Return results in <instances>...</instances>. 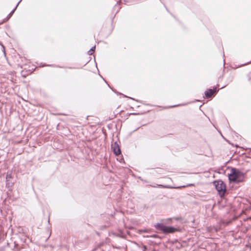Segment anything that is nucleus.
<instances>
[{
    "instance_id": "nucleus-1",
    "label": "nucleus",
    "mask_w": 251,
    "mask_h": 251,
    "mask_svg": "<svg viewBox=\"0 0 251 251\" xmlns=\"http://www.w3.org/2000/svg\"><path fill=\"white\" fill-rule=\"evenodd\" d=\"M228 177L230 182L238 183L243 181L244 175L243 173L239 170L232 168L230 173L228 175Z\"/></svg>"
},
{
    "instance_id": "nucleus-2",
    "label": "nucleus",
    "mask_w": 251,
    "mask_h": 251,
    "mask_svg": "<svg viewBox=\"0 0 251 251\" xmlns=\"http://www.w3.org/2000/svg\"><path fill=\"white\" fill-rule=\"evenodd\" d=\"M213 184L220 197L223 196L226 188V184L222 180H215L213 181Z\"/></svg>"
},
{
    "instance_id": "nucleus-3",
    "label": "nucleus",
    "mask_w": 251,
    "mask_h": 251,
    "mask_svg": "<svg viewBox=\"0 0 251 251\" xmlns=\"http://www.w3.org/2000/svg\"><path fill=\"white\" fill-rule=\"evenodd\" d=\"M16 59L17 65L21 68H23L24 66L26 65L29 63L28 59L25 57L21 56L19 54L16 56Z\"/></svg>"
},
{
    "instance_id": "nucleus-4",
    "label": "nucleus",
    "mask_w": 251,
    "mask_h": 251,
    "mask_svg": "<svg viewBox=\"0 0 251 251\" xmlns=\"http://www.w3.org/2000/svg\"><path fill=\"white\" fill-rule=\"evenodd\" d=\"M217 92L218 90L216 89V88L208 89L205 91L204 95L205 97L208 99L211 98L213 95H215Z\"/></svg>"
},
{
    "instance_id": "nucleus-5",
    "label": "nucleus",
    "mask_w": 251,
    "mask_h": 251,
    "mask_svg": "<svg viewBox=\"0 0 251 251\" xmlns=\"http://www.w3.org/2000/svg\"><path fill=\"white\" fill-rule=\"evenodd\" d=\"M112 148L114 153L116 155H119L121 153V151L120 149V146L117 142H114L112 145Z\"/></svg>"
},
{
    "instance_id": "nucleus-6",
    "label": "nucleus",
    "mask_w": 251,
    "mask_h": 251,
    "mask_svg": "<svg viewBox=\"0 0 251 251\" xmlns=\"http://www.w3.org/2000/svg\"><path fill=\"white\" fill-rule=\"evenodd\" d=\"M164 231L163 233H174L177 231L176 228L175 227H174L173 226H165Z\"/></svg>"
},
{
    "instance_id": "nucleus-7",
    "label": "nucleus",
    "mask_w": 251,
    "mask_h": 251,
    "mask_svg": "<svg viewBox=\"0 0 251 251\" xmlns=\"http://www.w3.org/2000/svg\"><path fill=\"white\" fill-rule=\"evenodd\" d=\"M165 226H166L162 224H160V223H157L156 225H154V227L157 229L160 230L162 231L163 232H164V230H165Z\"/></svg>"
},
{
    "instance_id": "nucleus-8",
    "label": "nucleus",
    "mask_w": 251,
    "mask_h": 251,
    "mask_svg": "<svg viewBox=\"0 0 251 251\" xmlns=\"http://www.w3.org/2000/svg\"><path fill=\"white\" fill-rule=\"evenodd\" d=\"M22 1V0H20L18 2V3L17 4L16 7L14 8V9L12 10L10 13L8 14V15L7 16V17H6V19L4 20V21H6L7 20H9V19L12 16V15L13 14V13H14L15 11L16 10V8H17L18 5L19 4V3L21 2V1Z\"/></svg>"
},
{
    "instance_id": "nucleus-9",
    "label": "nucleus",
    "mask_w": 251,
    "mask_h": 251,
    "mask_svg": "<svg viewBox=\"0 0 251 251\" xmlns=\"http://www.w3.org/2000/svg\"><path fill=\"white\" fill-rule=\"evenodd\" d=\"M12 177V174L11 172H7L6 175V185H10V180Z\"/></svg>"
},
{
    "instance_id": "nucleus-10",
    "label": "nucleus",
    "mask_w": 251,
    "mask_h": 251,
    "mask_svg": "<svg viewBox=\"0 0 251 251\" xmlns=\"http://www.w3.org/2000/svg\"><path fill=\"white\" fill-rule=\"evenodd\" d=\"M35 68H34V69L32 68L31 70H28L26 71V72H27V74H25V71L24 70H23V71H22V72H21L22 75L23 76L25 77L26 75L33 72L35 70Z\"/></svg>"
},
{
    "instance_id": "nucleus-11",
    "label": "nucleus",
    "mask_w": 251,
    "mask_h": 251,
    "mask_svg": "<svg viewBox=\"0 0 251 251\" xmlns=\"http://www.w3.org/2000/svg\"><path fill=\"white\" fill-rule=\"evenodd\" d=\"M154 187H157L159 188H173V187L169 185H164L162 184H157L156 186H153Z\"/></svg>"
},
{
    "instance_id": "nucleus-12",
    "label": "nucleus",
    "mask_w": 251,
    "mask_h": 251,
    "mask_svg": "<svg viewBox=\"0 0 251 251\" xmlns=\"http://www.w3.org/2000/svg\"><path fill=\"white\" fill-rule=\"evenodd\" d=\"M95 49L96 48H90V50L87 52L88 54L90 55H92L94 53Z\"/></svg>"
},
{
    "instance_id": "nucleus-13",
    "label": "nucleus",
    "mask_w": 251,
    "mask_h": 251,
    "mask_svg": "<svg viewBox=\"0 0 251 251\" xmlns=\"http://www.w3.org/2000/svg\"><path fill=\"white\" fill-rule=\"evenodd\" d=\"M193 185H194L193 184H188L187 185H183V186H180L176 187H175V188L179 189V188H184V187H189V186H193Z\"/></svg>"
},
{
    "instance_id": "nucleus-14",
    "label": "nucleus",
    "mask_w": 251,
    "mask_h": 251,
    "mask_svg": "<svg viewBox=\"0 0 251 251\" xmlns=\"http://www.w3.org/2000/svg\"><path fill=\"white\" fill-rule=\"evenodd\" d=\"M233 76L232 75H230V76H229V77L227 78V84L230 83L233 80Z\"/></svg>"
},
{
    "instance_id": "nucleus-15",
    "label": "nucleus",
    "mask_w": 251,
    "mask_h": 251,
    "mask_svg": "<svg viewBox=\"0 0 251 251\" xmlns=\"http://www.w3.org/2000/svg\"><path fill=\"white\" fill-rule=\"evenodd\" d=\"M158 237V235L157 234H153L150 236H147V237H153V238H157Z\"/></svg>"
},
{
    "instance_id": "nucleus-16",
    "label": "nucleus",
    "mask_w": 251,
    "mask_h": 251,
    "mask_svg": "<svg viewBox=\"0 0 251 251\" xmlns=\"http://www.w3.org/2000/svg\"><path fill=\"white\" fill-rule=\"evenodd\" d=\"M139 232L140 233H141V232H148V229H141V230H139Z\"/></svg>"
},
{
    "instance_id": "nucleus-17",
    "label": "nucleus",
    "mask_w": 251,
    "mask_h": 251,
    "mask_svg": "<svg viewBox=\"0 0 251 251\" xmlns=\"http://www.w3.org/2000/svg\"><path fill=\"white\" fill-rule=\"evenodd\" d=\"M47 66V65H46L45 64H43V63H40V64L39 65V66L41 67H44V66Z\"/></svg>"
},
{
    "instance_id": "nucleus-18",
    "label": "nucleus",
    "mask_w": 251,
    "mask_h": 251,
    "mask_svg": "<svg viewBox=\"0 0 251 251\" xmlns=\"http://www.w3.org/2000/svg\"><path fill=\"white\" fill-rule=\"evenodd\" d=\"M2 49H3L2 50V51L3 52V53L4 54V55L5 56V55H6V53H5V48H2Z\"/></svg>"
},
{
    "instance_id": "nucleus-19",
    "label": "nucleus",
    "mask_w": 251,
    "mask_h": 251,
    "mask_svg": "<svg viewBox=\"0 0 251 251\" xmlns=\"http://www.w3.org/2000/svg\"><path fill=\"white\" fill-rule=\"evenodd\" d=\"M119 4H118V3H117V4H116L114 6V8L116 9L117 8V7H119ZM119 9H120V8H118Z\"/></svg>"
},
{
    "instance_id": "nucleus-20",
    "label": "nucleus",
    "mask_w": 251,
    "mask_h": 251,
    "mask_svg": "<svg viewBox=\"0 0 251 251\" xmlns=\"http://www.w3.org/2000/svg\"><path fill=\"white\" fill-rule=\"evenodd\" d=\"M143 249H143V251H146V250L147 249V247H146V246H143Z\"/></svg>"
},
{
    "instance_id": "nucleus-21",
    "label": "nucleus",
    "mask_w": 251,
    "mask_h": 251,
    "mask_svg": "<svg viewBox=\"0 0 251 251\" xmlns=\"http://www.w3.org/2000/svg\"><path fill=\"white\" fill-rule=\"evenodd\" d=\"M250 62H251V61L248 62L246 63H245V64H243L241 65V66H244V65H245L248 64H249Z\"/></svg>"
},
{
    "instance_id": "nucleus-22",
    "label": "nucleus",
    "mask_w": 251,
    "mask_h": 251,
    "mask_svg": "<svg viewBox=\"0 0 251 251\" xmlns=\"http://www.w3.org/2000/svg\"><path fill=\"white\" fill-rule=\"evenodd\" d=\"M130 114L134 115H138V114L136 113H131Z\"/></svg>"
},
{
    "instance_id": "nucleus-23",
    "label": "nucleus",
    "mask_w": 251,
    "mask_h": 251,
    "mask_svg": "<svg viewBox=\"0 0 251 251\" xmlns=\"http://www.w3.org/2000/svg\"><path fill=\"white\" fill-rule=\"evenodd\" d=\"M69 69H75V68L74 67H69Z\"/></svg>"
},
{
    "instance_id": "nucleus-24",
    "label": "nucleus",
    "mask_w": 251,
    "mask_h": 251,
    "mask_svg": "<svg viewBox=\"0 0 251 251\" xmlns=\"http://www.w3.org/2000/svg\"><path fill=\"white\" fill-rule=\"evenodd\" d=\"M226 85H225L224 86H223L221 88V89H223V88H224Z\"/></svg>"
},
{
    "instance_id": "nucleus-25",
    "label": "nucleus",
    "mask_w": 251,
    "mask_h": 251,
    "mask_svg": "<svg viewBox=\"0 0 251 251\" xmlns=\"http://www.w3.org/2000/svg\"><path fill=\"white\" fill-rule=\"evenodd\" d=\"M176 105H174V106H171L170 107H176Z\"/></svg>"
},
{
    "instance_id": "nucleus-26",
    "label": "nucleus",
    "mask_w": 251,
    "mask_h": 251,
    "mask_svg": "<svg viewBox=\"0 0 251 251\" xmlns=\"http://www.w3.org/2000/svg\"><path fill=\"white\" fill-rule=\"evenodd\" d=\"M223 62H224V65H225V59H224Z\"/></svg>"
},
{
    "instance_id": "nucleus-27",
    "label": "nucleus",
    "mask_w": 251,
    "mask_h": 251,
    "mask_svg": "<svg viewBox=\"0 0 251 251\" xmlns=\"http://www.w3.org/2000/svg\"><path fill=\"white\" fill-rule=\"evenodd\" d=\"M129 98H130V99H132V100H134V99H133V98H132L129 97Z\"/></svg>"
},
{
    "instance_id": "nucleus-28",
    "label": "nucleus",
    "mask_w": 251,
    "mask_h": 251,
    "mask_svg": "<svg viewBox=\"0 0 251 251\" xmlns=\"http://www.w3.org/2000/svg\"><path fill=\"white\" fill-rule=\"evenodd\" d=\"M123 96H124V97H127V96L126 95H123Z\"/></svg>"
},
{
    "instance_id": "nucleus-29",
    "label": "nucleus",
    "mask_w": 251,
    "mask_h": 251,
    "mask_svg": "<svg viewBox=\"0 0 251 251\" xmlns=\"http://www.w3.org/2000/svg\"><path fill=\"white\" fill-rule=\"evenodd\" d=\"M93 47L95 48L96 47V45L94 46Z\"/></svg>"
}]
</instances>
